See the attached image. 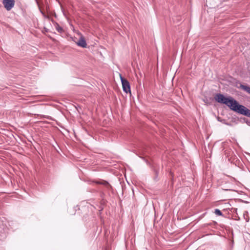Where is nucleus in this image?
Wrapping results in <instances>:
<instances>
[{"mask_svg": "<svg viewBox=\"0 0 250 250\" xmlns=\"http://www.w3.org/2000/svg\"><path fill=\"white\" fill-rule=\"evenodd\" d=\"M225 102V104L228 106L231 110L240 114L250 117V110L244 105L239 104L232 97H228Z\"/></svg>", "mask_w": 250, "mask_h": 250, "instance_id": "f257e3e1", "label": "nucleus"}, {"mask_svg": "<svg viewBox=\"0 0 250 250\" xmlns=\"http://www.w3.org/2000/svg\"><path fill=\"white\" fill-rule=\"evenodd\" d=\"M120 78L124 91L126 93H127L128 92H130V86L128 81L126 79L122 77V76L121 75Z\"/></svg>", "mask_w": 250, "mask_h": 250, "instance_id": "f03ea898", "label": "nucleus"}, {"mask_svg": "<svg viewBox=\"0 0 250 250\" xmlns=\"http://www.w3.org/2000/svg\"><path fill=\"white\" fill-rule=\"evenodd\" d=\"M2 3L7 11L10 10L14 6V0H3Z\"/></svg>", "mask_w": 250, "mask_h": 250, "instance_id": "7ed1b4c3", "label": "nucleus"}, {"mask_svg": "<svg viewBox=\"0 0 250 250\" xmlns=\"http://www.w3.org/2000/svg\"><path fill=\"white\" fill-rule=\"evenodd\" d=\"M78 34L80 35V38L79 41L77 42V45L83 48L86 47L87 44L86 43L84 38L81 33L79 32Z\"/></svg>", "mask_w": 250, "mask_h": 250, "instance_id": "20e7f679", "label": "nucleus"}, {"mask_svg": "<svg viewBox=\"0 0 250 250\" xmlns=\"http://www.w3.org/2000/svg\"><path fill=\"white\" fill-rule=\"evenodd\" d=\"M215 100L219 103L225 104V101L227 100V98L225 97L222 94H217L214 97Z\"/></svg>", "mask_w": 250, "mask_h": 250, "instance_id": "39448f33", "label": "nucleus"}, {"mask_svg": "<svg viewBox=\"0 0 250 250\" xmlns=\"http://www.w3.org/2000/svg\"><path fill=\"white\" fill-rule=\"evenodd\" d=\"M95 183L97 184L102 185L104 186L108 190H109L112 188L110 184L108 182L104 180L97 181Z\"/></svg>", "mask_w": 250, "mask_h": 250, "instance_id": "423d86ee", "label": "nucleus"}, {"mask_svg": "<svg viewBox=\"0 0 250 250\" xmlns=\"http://www.w3.org/2000/svg\"><path fill=\"white\" fill-rule=\"evenodd\" d=\"M240 87L242 88L243 90H245L248 93L250 94V87L247 85H245L241 84Z\"/></svg>", "mask_w": 250, "mask_h": 250, "instance_id": "0eeeda50", "label": "nucleus"}, {"mask_svg": "<svg viewBox=\"0 0 250 250\" xmlns=\"http://www.w3.org/2000/svg\"><path fill=\"white\" fill-rule=\"evenodd\" d=\"M55 27L56 29V30L60 33H62L63 32L64 30L63 28L59 25V24L58 23H56L55 24Z\"/></svg>", "mask_w": 250, "mask_h": 250, "instance_id": "6e6552de", "label": "nucleus"}, {"mask_svg": "<svg viewBox=\"0 0 250 250\" xmlns=\"http://www.w3.org/2000/svg\"><path fill=\"white\" fill-rule=\"evenodd\" d=\"M214 213L216 215L218 216H223V214L222 212L219 209H215L214 210Z\"/></svg>", "mask_w": 250, "mask_h": 250, "instance_id": "1a4fd4ad", "label": "nucleus"}]
</instances>
